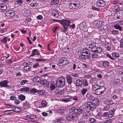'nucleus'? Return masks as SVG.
<instances>
[{"instance_id": "nucleus-1", "label": "nucleus", "mask_w": 123, "mask_h": 123, "mask_svg": "<svg viewBox=\"0 0 123 123\" xmlns=\"http://www.w3.org/2000/svg\"><path fill=\"white\" fill-rule=\"evenodd\" d=\"M93 103L88 102L86 104V107L87 110L93 111L96 108L97 105H98L99 103V99L97 98H95L92 100Z\"/></svg>"}, {"instance_id": "nucleus-2", "label": "nucleus", "mask_w": 123, "mask_h": 123, "mask_svg": "<svg viewBox=\"0 0 123 123\" xmlns=\"http://www.w3.org/2000/svg\"><path fill=\"white\" fill-rule=\"evenodd\" d=\"M55 20L56 22L63 25V27L61 29V31L64 33L65 32L70 23V21L66 19L60 20Z\"/></svg>"}, {"instance_id": "nucleus-3", "label": "nucleus", "mask_w": 123, "mask_h": 123, "mask_svg": "<svg viewBox=\"0 0 123 123\" xmlns=\"http://www.w3.org/2000/svg\"><path fill=\"white\" fill-rule=\"evenodd\" d=\"M65 84V79L63 76L59 77L57 79L55 83L56 87L60 88L63 87Z\"/></svg>"}, {"instance_id": "nucleus-4", "label": "nucleus", "mask_w": 123, "mask_h": 123, "mask_svg": "<svg viewBox=\"0 0 123 123\" xmlns=\"http://www.w3.org/2000/svg\"><path fill=\"white\" fill-rule=\"evenodd\" d=\"M83 109L81 107H71L70 110L74 112L75 114L76 115V117H77V115L81 114L83 111Z\"/></svg>"}, {"instance_id": "nucleus-5", "label": "nucleus", "mask_w": 123, "mask_h": 123, "mask_svg": "<svg viewBox=\"0 0 123 123\" xmlns=\"http://www.w3.org/2000/svg\"><path fill=\"white\" fill-rule=\"evenodd\" d=\"M80 2L78 0H75L69 3V7L72 9L76 8L79 5Z\"/></svg>"}, {"instance_id": "nucleus-6", "label": "nucleus", "mask_w": 123, "mask_h": 123, "mask_svg": "<svg viewBox=\"0 0 123 123\" xmlns=\"http://www.w3.org/2000/svg\"><path fill=\"white\" fill-rule=\"evenodd\" d=\"M91 51L93 53H96L97 54L101 53L103 51L102 49L100 47H98L96 45Z\"/></svg>"}, {"instance_id": "nucleus-7", "label": "nucleus", "mask_w": 123, "mask_h": 123, "mask_svg": "<svg viewBox=\"0 0 123 123\" xmlns=\"http://www.w3.org/2000/svg\"><path fill=\"white\" fill-rule=\"evenodd\" d=\"M15 14L14 11L13 10H9L5 13V16L8 18L12 17Z\"/></svg>"}, {"instance_id": "nucleus-8", "label": "nucleus", "mask_w": 123, "mask_h": 123, "mask_svg": "<svg viewBox=\"0 0 123 123\" xmlns=\"http://www.w3.org/2000/svg\"><path fill=\"white\" fill-rule=\"evenodd\" d=\"M120 81L118 79H115L114 80H112L113 83V85L115 88H119L120 87Z\"/></svg>"}, {"instance_id": "nucleus-9", "label": "nucleus", "mask_w": 123, "mask_h": 123, "mask_svg": "<svg viewBox=\"0 0 123 123\" xmlns=\"http://www.w3.org/2000/svg\"><path fill=\"white\" fill-rule=\"evenodd\" d=\"M105 4V2L103 0H99L96 2L97 6L98 7H103Z\"/></svg>"}, {"instance_id": "nucleus-10", "label": "nucleus", "mask_w": 123, "mask_h": 123, "mask_svg": "<svg viewBox=\"0 0 123 123\" xmlns=\"http://www.w3.org/2000/svg\"><path fill=\"white\" fill-rule=\"evenodd\" d=\"M8 81L7 80H4L0 82V86L2 87L7 88L9 87L8 85Z\"/></svg>"}, {"instance_id": "nucleus-11", "label": "nucleus", "mask_w": 123, "mask_h": 123, "mask_svg": "<svg viewBox=\"0 0 123 123\" xmlns=\"http://www.w3.org/2000/svg\"><path fill=\"white\" fill-rule=\"evenodd\" d=\"M98 45V44L95 42L92 41L89 42L87 46H88V48L91 49V50L96 45Z\"/></svg>"}, {"instance_id": "nucleus-12", "label": "nucleus", "mask_w": 123, "mask_h": 123, "mask_svg": "<svg viewBox=\"0 0 123 123\" xmlns=\"http://www.w3.org/2000/svg\"><path fill=\"white\" fill-rule=\"evenodd\" d=\"M76 116V115L75 114H73L72 115H69L66 117L67 120L68 121L73 120L75 118Z\"/></svg>"}, {"instance_id": "nucleus-13", "label": "nucleus", "mask_w": 123, "mask_h": 123, "mask_svg": "<svg viewBox=\"0 0 123 123\" xmlns=\"http://www.w3.org/2000/svg\"><path fill=\"white\" fill-rule=\"evenodd\" d=\"M86 28V26L85 22H83L80 24L79 26V28L81 30L84 31Z\"/></svg>"}, {"instance_id": "nucleus-14", "label": "nucleus", "mask_w": 123, "mask_h": 123, "mask_svg": "<svg viewBox=\"0 0 123 123\" xmlns=\"http://www.w3.org/2000/svg\"><path fill=\"white\" fill-rule=\"evenodd\" d=\"M123 16L122 14H120L119 12H118L114 14V18L115 19H119L121 18Z\"/></svg>"}, {"instance_id": "nucleus-15", "label": "nucleus", "mask_w": 123, "mask_h": 123, "mask_svg": "<svg viewBox=\"0 0 123 123\" xmlns=\"http://www.w3.org/2000/svg\"><path fill=\"white\" fill-rule=\"evenodd\" d=\"M82 84V81L79 79H78L75 80V85L77 86H81Z\"/></svg>"}, {"instance_id": "nucleus-16", "label": "nucleus", "mask_w": 123, "mask_h": 123, "mask_svg": "<svg viewBox=\"0 0 123 123\" xmlns=\"http://www.w3.org/2000/svg\"><path fill=\"white\" fill-rule=\"evenodd\" d=\"M89 86L87 87L86 88H83L81 90V93L82 95H84L87 91H88L89 89Z\"/></svg>"}, {"instance_id": "nucleus-17", "label": "nucleus", "mask_w": 123, "mask_h": 123, "mask_svg": "<svg viewBox=\"0 0 123 123\" xmlns=\"http://www.w3.org/2000/svg\"><path fill=\"white\" fill-rule=\"evenodd\" d=\"M116 110V109H113L109 111V113H108L109 117L111 118L113 117V115L114 114V112Z\"/></svg>"}, {"instance_id": "nucleus-18", "label": "nucleus", "mask_w": 123, "mask_h": 123, "mask_svg": "<svg viewBox=\"0 0 123 123\" xmlns=\"http://www.w3.org/2000/svg\"><path fill=\"white\" fill-rule=\"evenodd\" d=\"M31 11L29 10L26 9L24 11L23 14L25 16H27L31 14Z\"/></svg>"}, {"instance_id": "nucleus-19", "label": "nucleus", "mask_w": 123, "mask_h": 123, "mask_svg": "<svg viewBox=\"0 0 123 123\" xmlns=\"http://www.w3.org/2000/svg\"><path fill=\"white\" fill-rule=\"evenodd\" d=\"M23 105L24 108L25 109H28L30 107V105L29 102L27 101L23 103Z\"/></svg>"}, {"instance_id": "nucleus-20", "label": "nucleus", "mask_w": 123, "mask_h": 123, "mask_svg": "<svg viewBox=\"0 0 123 123\" xmlns=\"http://www.w3.org/2000/svg\"><path fill=\"white\" fill-rule=\"evenodd\" d=\"M66 79L67 81L68 84L70 85L72 83V80L71 77L70 75L67 76Z\"/></svg>"}, {"instance_id": "nucleus-21", "label": "nucleus", "mask_w": 123, "mask_h": 123, "mask_svg": "<svg viewBox=\"0 0 123 123\" xmlns=\"http://www.w3.org/2000/svg\"><path fill=\"white\" fill-rule=\"evenodd\" d=\"M28 63H25L24 64V70L26 72H27L31 69V68L30 67L28 66Z\"/></svg>"}, {"instance_id": "nucleus-22", "label": "nucleus", "mask_w": 123, "mask_h": 123, "mask_svg": "<svg viewBox=\"0 0 123 123\" xmlns=\"http://www.w3.org/2000/svg\"><path fill=\"white\" fill-rule=\"evenodd\" d=\"M35 55H40L39 52V51L37 49H34L32 51V53L31 55V56H33Z\"/></svg>"}, {"instance_id": "nucleus-23", "label": "nucleus", "mask_w": 123, "mask_h": 123, "mask_svg": "<svg viewBox=\"0 0 123 123\" xmlns=\"http://www.w3.org/2000/svg\"><path fill=\"white\" fill-rule=\"evenodd\" d=\"M52 14L53 16L55 17H57L59 16L58 12L54 10H52Z\"/></svg>"}, {"instance_id": "nucleus-24", "label": "nucleus", "mask_w": 123, "mask_h": 123, "mask_svg": "<svg viewBox=\"0 0 123 123\" xmlns=\"http://www.w3.org/2000/svg\"><path fill=\"white\" fill-rule=\"evenodd\" d=\"M109 63L108 62L106 61L103 62L102 64V66L105 69L108 68L109 67Z\"/></svg>"}, {"instance_id": "nucleus-25", "label": "nucleus", "mask_w": 123, "mask_h": 123, "mask_svg": "<svg viewBox=\"0 0 123 123\" xmlns=\"http://www.w3.org/2000/svg\"><path fill=\"white\" fill-rule=\"evenodd\" d=\"M82 52V54H83V53H85L87 55H89L90 54V51L87 49L84 48V49H83Z\"/></svg>"}, {"instance_id": "nucleus-26", "label": "nucleus", "mask_w": 123, "mask_h": 123, "mask_svg": "<svg viewBox=\"0 0 123 123\" xmlns=\"http://www.w3.org/2000/svg\"><path fill=\"white\" fill-rule=\"evenodd\" d=\"M104 86V85L103 84L102 86H101V85H99L98 86L99 87H98V88L100 90L101 94L105 90V88Z\"/></svg>"}, {"instance_id": "nucleus-27", "label": "nucleus", "mask_w": 123, "mask_h": 123, "mask_svg": "<svg viewBox=\"0 0 123 123\" xmlns=\"http://www.w3.org/2000/svg\"><path fill=\"white\" fill-rule=\"evenodd\" d=\"M0 6L3 11H5L6 9V6L5 3H3L1 4Z\"/></svg>"}, {"instance_id": "nucleus-28", "label": "nucleus", "mask_w": 123, "mask_h": 123, "mask_svg": "<svg viewBox=\"0 0 123 123\" xmlns=\"http://www.w3.org/2000/svg\"><path fill=\"white\" fill-rule=\"evenodd\" d=\"M102 118L103 119H106L109 117L108 112H105L102 113Z\"/></svg>"}, {"instance_id": "nucleus-29", "label": "nucleus", "mask_w": 123, "mask_h": 123, "mask_svg": "<svg viewBox=\"0 0 123 123\" xmlns=\"http://www.w3.org/2000/svg\"><path fill=\"white\" fill-rule=\"evenodd\" d=\"M72 66L73 67L72 69L74 70H77L78 69L80 68V67L78 65V64L77 63L72 64Z\"/></svg>"}, {"instance_id": "nucleus-30", "label": "nucleus", "mask_w": 123, "mask_h": 123, "mask_svg": "<svg viewBox=\"0 0 123 123\" xmlns=\"http://www.w3.org/2000/svg\"><path fill=\"white\" fill-rule=\"evenodd\" d=\"M41 78L40 77L36 76L33 78L32 79V80L34 82H38L40 81Z\"/></svg>"}, {"instance_id": "nucleus-31", "label": "nucleus", "mask_w": 123, "mask_h": 123, "mask_svg": "<svg viewBox=\"0 0 123 123\" xmlns=\"http://www.w3.org/2000/svg\"><path fill=\"white\" fill-rule=\"evenodd\" d=\"M82 83L83 86L85 87H88V84L87 80L86 79L82 80Z\"/></svg>"}, {"instance_id": "nucleus-32", "label": "nucleus", "mask_w": 123, "mask_h": 123, "mask_svg": "<svg viewBox=\"0 0 123 123\" xmlns=\"http://www.w3.org/2000/svg\"><path fill=\"white\" fill-rule=\"evenodd\" d=\"M95 117L96 118H99V119L100 121L102 120V113L101 112H99L98 114L96 115Z\"/></svg>"}, {"instance_id": "nucleus-33", "label": "nucleus", "mask_w": 123, "mask_h": 123, "mask_svg": "<svg viewBox=\"0 0 123 123\" xmlns=\"http://www.w3.org/2000/svg\"><path fill=\"white\" fill-rule=\"evenodd\" d=\"M86 97L89 100H93L94 99V97L91 95L89 93H87L86 94Z\"/></svg>"}, {"instance_id": "nucleus-34", "label": "nucleus", "mask_w": 123, "mask_h": 123, "mask_svg": "<svg viewBox=\"0 0 123 123\" xmlns=\"http://www.w3.org/2000/svg\"><path fill=\"white\" fill-rule=\"evenodd\" d=\"M18 98L21 101H23L25 99V95L22 94H21L19 95Z\"/></svg>"}, {"instance_id": "nucleus-35", "label": "nucleus", "mask_w": 123, "mask_h": 123, "mask_svg": "<svg viewBox=\"0 0 123 123\" xmlns=\"http://www.w3.org/2000/svg\"><path fill=\"white\" fill-rule=\"evenodd\" d=\"M14 112V111L12 110H6L4 111V113L5 114L8 115L11 114Z\"/></svg>"}, {"instance_id": "nucleus-36", "label": "nucleus", "mask_w": 123, "mask_h": 123, "mask_svg": "<svg viewBox=\"0 0 123 123\" xmlns=\"http://www.w3.org/2000/svg\"><path fill=\"white\" fill-rule=\"evenodd\" d=\"M66 59V58L65 57H62L60 59L58 62V65H59L61 64L62 63H63L64 61Z\"/></svg>"}, {"instance_id": "nucleus-37", "label": "nucleus", "mask_w": 123, "mask_h": 123, "mask_svg": "<svg viewBox=\"0 0 123 123\" xmlns=\"http://www.w3.org/2000/svg\"><path fill=\"white\" fill-rule=\"evenodd\" d=\"M38 92L39 95H45L46 93V92L43 90H38Z\"/></svg>"}, {"instance_id": "nucleus-38", "label": "nucleus", "mask_w": 123, "mask_h": 123, "mask_svg": "<svg viewBox=\"0 0 123 123\" xmlns=\"http://www.w3.org/2000/svg\"><path fill=\"white\" fill-rule=\"evenodd\" d=\"M112 54L113 57L114 58H118L119 56V55L118 53L116 52L112 53Z\"/></svg>"}, {"instance_id": "nucleus-39", "label": "nucleus", "mask_w": 123, "mask_h": 123, "mask_svg": "<svg viewBox=\"0 0 123 123\" xmlns=\"http://www.w3.org/2000/svg\"><path fill=\"white\" fill-rule=\"evenodd\" d=\"M100 92V90H99L98 87L95 90L94 93L96 95H99L101 94Z\"/></svg>"}, {"instance_id": "nucleus-40", "label": "nucleus", "mask_w": 123, "mask_h": 123, "mask_svg": "<svg viewBox=\"0 0 123 123\" xmlns=\"http://www.w3.org/2000/svg\"><path fill=\"white\" fill-rule=\"evenodd\" d=\"M59 0H51V4L52 5H55L59 2Z\"/></svg>"}, {"instance_id": "nucleus-41", "label": "nucleus", "mask_w": 123, "mask_h": 123, "mask_svg": "<svg viewBox=\"0 0 123 123\" xmlns=\"http://www.w3.org/2000/svg\"><path fill=\"white\" fill-rule=\"evenodd\" d=\"M29 88L28 87H25L21 88L20 89V91L22 92H27L29 91Z\"/></svg>"}, {"instance_id": "nucleus-42", "label": "nucleus", "mask_w": 123, "mask_h": 123, "mask_svg": "<svg viewBox=\"0 0 123 123\" xmlns=\"http://www.w3.org/2000/svg\"><path fill=\"white\" fill-rule=\"evenodd\" d=\"M110 108L109 105L107 104H105L104 105V107L103 108V110L106 111L108 110Z\"/></svg>"}, {"instance_id": "nucleus-43", "label": "nucleus", "mask_w": 123, "mask_h": 123, "mask_svg": "<svg viewBox=\"0 0 123 123\" xmlns=\"http://www.w3.org/2000/svg\"><path fill=\"white\" fill-rule=\"evenodd\" d=\"M114 27L116 29H118L120 31H122V27L117 25H114Z\"/></svg>"}, {"instance_id": "nucleus-44", "label": "nucleus", "mask_w": 123, "mask_h": 123, "mask_svg": "<svg viewBox=\"0 0 123 123\" xmlns=\"http://www.w3.org/2000/svg\"><path fill=\"white\" fill-rule=\"evenodd\" d=\"M38 90L35 88H33L31 89L30 90L31 93H34L38 92Z\"/></svg>"}, {"instance_id": "nucleus-45", "label": "nucleus", "mask_w": 123, "mask_h": 123, "mask_svg": "<svg viewBox=\"0 0 123 123\" xmlns=\"http://www.w3.org/2000/svg\"><path fill=\"white\" fill-rule=\"evenodd\" d=\"M55 88V86L54 84L53 83H51L50 84L49 88L51 91H52L54 90Z\"/></svg>"}, {"instance_id": "nucleus-46", "label": "nucleus", "mask_w": 123, "mask_h": 123, "mask_svg": "<svg viewBox=\"0 0 123 123\" xmlns=\"http://www.w3.org/2000/svg\"><path fill=\"white\" fill-rule=\"evenodd\" d=\"M41 105L43 107H45L47 105V102L45 100H42L41 101Z\"/></svg>"}, {"instance_id": "nucleus-47", "label": "nucleus", "mask_w": 123, "mask_h": 123, "mask_svg": "<svg viewBox=\"0 0 123 123\" xmlns=\"http://www.w3.org/2000/svg\"><path fill=\"white\" fill-rule=\"evenodd\" d=\"M73 77H78L79 75L76 72H72L70 74Z\"/></svg>"}, {"instance_id": "nucleus-48", "label": "nucleus", "mask_w": 123, "mask_h": 123, "mask_svg": "<svg viewBox=\"0 0 123 123\" xmlns=\"http://www.w3.org/2000/svg\"><path fill=\"white\" fill-rule=\"evenodd\" d=\"M13 20L15 21H17L19 19V17L17 15H16L15 14L13 15L12 17Z\"/></svg>"}, {"instance_id": "nucleus-49", "label": "nucleus", "mask_w": 123, "mask_h": 123, "mask_svg": "<svg viewBox=\"0 0 123 123\" xmlns=\"http://www.w3.org/2000/svg\"><path fill=\"white\" fill-rule=\"evenodd\" d=\"M89 122L90 123H95L96 122V120L94 118H90Z\"/></svg>"}, {"instance_id": "nucleus-50", "label": "nucleus", "mask_w": 123, "mask_h": 123, "mask_svg": "<svg viewBox=\"0 0 123 123\" xmlns=\"http://www.w3.org/2000/svg\"><path fill=\"white\" fill-rule=\"evenodd\" d=\"M96 53H94L92 54L91 55V57L95 59L97 58L98 56V55Z\"/></svg>"}, {"instance_id": "nucleus-51", "label": "nucleus", "mask_w": 123, "mask_h": 123, "mask_svg": "<svg viewBox=\"0 0 123 123\" xmlns=\"http://www.w3.org/2000/svg\"><path fill=\"white\" fill-rule=\"evenodd\" d=\"M69 62L66 59H65V60L64 61L62 65L61 66L63 67L65 65L68 64Z\"/></svg>"}, {"instance_id": "nucleus-52", "label": "nucleus", "mask_w": 123, "mask_h": 123, "mask_svg": "<svg viewBox=\"0 0 123 123\" xmlns=\"http://www.w3.org/2000/svg\"><path fill=\"white\" fill-rule=\"evenodd\" d=\"M37 4L36 3H31L30 4L31 7H36L37 6Z\"/></svg>"}, {"instance_id": "nucleus-53", "label": "nucleus", "mask_w": 123, "mask_h": 123, "mask_svg": "<svg viewBox=\"0 0 123 123\" xmlns=\"http://www.w3.org/2000/svg\"><path fill=\"white\" fill-rule=\"evenodd\" d=\"M106 104L109 105H111L114 104V103L111 100H108L106 101Z\"/></svg>"}, {"instance_id": "nucleus-54", "label": "nucleus", "mask_w": 123, "mask_h": 123, "mask_svg": "<svg viewBox=\"0 0 123 123\" xmlns=\"http://www.w3.org/2000/svg\"><path fill=\"white\" fill-rule=\"evenodd\" d=\"M80 55L79 57V59L81 60H85L84 55Z\"/></svg>"}, {"instance_id": "nucleus-55", "label": "nucleus", "mask_w": 123, "mask_h": 123, "mask_svg": "<svg viewBox=\"0 0 123 123\" xmlns=\"http://www.w3.org/2000/svg\"><path fill=\"white\" fill-rule=\"evenodd\" d=\"M40 81L41 84L42 85H46L47 84L46 81L45 80H42L41 81L40 80Z\"/></svg>"}, {"instance_id": "nucleus-56", "label": "nucleus", "mask_w": 123, "mask_h": 123, "mask_svg": "<svg viewBox=\"0 0 123 123\" xmlns=\"http://www.w3.org/2000/svg\"><path fill=\"white\" fill-rule=\"evenodd\" d=\"M7 38L6 37L3 38L1 40V41L2 43H5L7 42Z\"/></svg>"}, {"instance_id": "nucleus-57", "label": "nucleus", "mask_w": 123, "mask_h": 123, "mask_svg": "<svg viewBox=\"0 0 123 123\" xmlns=\"http://www.w3.org/2000/svg\"><path fill=\"white\" fill-rule=\"evenodd\" d=\"M28 82L27 80H23L21 81L20 84L22 85H23L24 84Z\"/></svg>"}, {"instance_id": "nucleus-58", "label": "nucleus", "mask_w": 123, "mask_h": 123, "mask_svg": "<svg viewBox=\"0 0 123 123\" xmlns=\"http://www.w3.org/2000/svg\"><path fill=\"white\" fill-rule=\"evenodd\" d=\"M112 33L114 35L118 34L119 33L118 31L117 30H115L113 31H111Z\"/></svg>"}, {"instance_id": "nucleus-59", "label": "nucleus", "mask_w": 123, "mask_h": 123, "mask_svg": "<svg viewBox=\"0 0 123 123\" xmlns=\"http://www.w3.org/2000/svg\"><path fill=\"white\" fill-rule=\"evenodd\" d=\"M15 2L17 3V4L19 5L23 3V1L22 0H16Z\"/></svg>"}, {"instance_id": "nucleus-60", "label": "nucleus", "mask_w": 123, "mask_h": 123, "mask_svg": "<svg viewBox=\"0 0 123 123\" xmlns=\"http://www.w3.org/2000/svg\"><path fill=\"white\" fill-rule=\"evenodd\" d=\"M39 67V64L37 63H36L35 64H34V65H33V67L35 68H37Z\"/></svg>"}, {"instance_id": "nucleus-61", "label": "nucleus", "mask_w": 123, "mask_h": 123, "mask_svg": "<svg viewBox=\"0 0 123 123\" xmlns=\"http://www.w3.org/2000/svg\"><path fill=\"white\" fill-rule=\"evenodd\" d=\"M116 24L119 26L122 25L123 24V20L117 21V22Z\"/></svg>"}, {"instance_id": "nucleus-62", "label": "nucleus", "mask_w": 123, "mask_h": 123, "mask_svg": "<svg viewBox=\"0 0 123 123\" xmlns=\"http://www.w3.org/2000/svg\"><path fill=\"white\" fill-rule=\"evenodd\" d=\"M64 97L65 98L67 99H69L71 98L72 97L70 96V95H65L64 96Z\"/></svg>"}, {"instance_id": "nucleus-63", "label": "nucleus", "mask_w": 123, "mask_h": 123, "mask_svg": "<svg viewBox=\"0 0 123 123\" xmlns=\"http://www.w3.org/2000/svg\"><path fill=\"white\" fill-rule=\"evenodd\" d=\"M6 62L7 64H10L12 63V62L10 59H9L6 60Z\"/></svg>"}, {"instance_id": "nucleus-64", "label": "nucleus", "mask_w": 123, "mask_h": 123, "mask_svg": "<svg viewBox=\"0 0 123 123\" xmlns=\"http://www.w3.org/2000/svg\"><path fill=\"white\" fill-rule=\"evenodd\" d=\"M64 110L63 109H62L60 108V109H58V112L60 113H62L64 112Z\"/></svg>"}]
</instances>
